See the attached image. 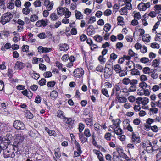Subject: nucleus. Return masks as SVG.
<instances>
[{
  "label": "nucleus",
  "mask_w": 161,
  "mask_h": 161,
  "mask_svg": "<svg viewBox=\"0 0 161 161\" xmlns=\"http://www.w3.org/2000/svg\"><path fill=\"white\" fill-rule=\"evenodd\" d=\"M12 17L13 15L11 13H5L1 16L0 22L2 24L4 25L9 22Z\"/></svg>",
  "instance_id": "1"
},
{
  "label": "nucleus",
  "mask_w": 161,
  "mask_h": 161,
  "mask_svg": "<svg viewBox=\"0 0 161 161\" xmlns=\"http://www.w3.org/2000/svg\"><path fill=\"white\" fill-rule=\"evenodd\" d=\"M13 126L17 130H23L26 129L24 124L20 120H15L13 123Z\"/></svg>",
  "instance_id": "2"
},
{
  "label": "nucleus",
  "mask_w": 161,
  "mask_h": 161,
  "mask_svg": "<svg viewBox=\"0 0 161 161\" xmlns=\"http://www.w3.org/2000/svg\"><path fill=\"white\" fill-rule=\"evenodd\" d=\"M150 6L151 3L150 2H148L145 3L141 2L138 5L137 7L140 11H145L147 8H149Z\"/></svg>",
  "instance_id": "3"
},
{
  "label": "nucleus",
  "mask_w": 161,
  "mask_h": 161,
  "mask_svg": "<svg viewBox=\"0 0 161 161\" xmlns=\"http://www.w3.org/2000/svg\"><path fill=\"white\" fill-rule=\"evenodd\" d=\"M131 142L135 144L140 142V138L138 136L137 132H132V133Z\"/></svg>",
  "instance_id": "4"
},
{
  "label": "nucleus",
  "mask_w": 161,
  "mask_h": 161,
  "mask_svg": "<svg viewBox=\"0 0 161 161\" xmlns=\"http://www.w3.org/2000/svg\"><path fill=\"white\" fill-rule=\"evenodd\" d=\"M117 153H118V155H116L117 156H119V158H122L125 160L123 161H132L131 159L129 158L127 155L123 152L120 149L117 150Z\"/></svg>",
  "instance_id": "5"
},
{
  "label": "nucleus",
  "mask_w": 161,
  "mask_h": 161,
  "mask_svg": "<svg viewBox=\"0 0 161 161\" xmlns=\"http://www.w3.org/2000/svg\"><path fill=\"white\" fill-rule=\"evenodd\" d=\"M149 102V99L147 97H144L143 98L138 97L136 99V102L139 104L141 103L143 105H145L148 104Z\"/></svg>",
  "instance_id": "6"
},
{
  "label": "nucleus",
  "mask_w": 161,
  "mask_h": 161,
  "mask_svg": "<svg viewBox=\"0 0 161 161\" xmlns=\"http://www.w3.org/2000/svg\"><path fill=\"white\" fill-rule=\"evenodd\" d=\"M3 153V156L5 158L9 157L13 158L15 156V153L14 152L9 151L8 149L4 151Z\"/></svg>",
  "instance_id": "7"
},
{
  "label": "nucleus",
  "mask_w": 161,
  "mask_h": 161,
  "mask_svg": "<svg viewBox=\"0 0 161 161\" xmlns=\"http://www.w3.org/2000/svg\"><path fill=\"white\" fill-rule=\"evenodd\" d=\"M84 73V70L81 68L76 69L73 72L75 77H76L82 76L83 75Z\"/></svg>",
  "instance_id": "8"
},
{
  "label": "nucleus",
  "mask_w": 161,
  "mask_h": 161,
  "mask_svg": "<svg viewBox=\"0 0 161 161\" xmlns=\"http://www.w3.org/2000/svg\"><path fill=\"white\" fill-rule=\"evenodd\" d=\"M38 52L41 53H45L51 52L52 51V48L46 47H43L42 46H39L37 48Z\"/></svg>",
  "instance_id": "9"
},
{
  "label": "nucleus",
  "mask_w": 161,
  "mask_h": 161,
  "mask_svg": "<svg viewBox=\"0 0 161 161\" xmlns=\"http://www.w3.org/2000/svg\"><path fill=\"white\" fill-rule=\"evenodd\" d=\"M66 125V128L67 129H69L71 128L73 125L74 121L70 118H67L65 120Z\"/></svg>",
  "instance_id": "10"
},
{
  "label": "nucleus",
  "mask_w": 161,
  "mask_h": 161,
  "mask_svg": "<svg viewBox=\"0 0 161 161\" xmlns=\"http://www.w3.org/2000/svg\"><path fill=\"white\" fill-rule=\"evenodd\" d=\"M113 122V125H111L110 127L112 128H116L117 127H120V124L121 123V121L118 119H114L112 120Z\"/></svg>",
  "instance_id": "11"
},
{
  "label": "nucleus",
  "mask_w": 161,
  "mask_h": 161,
  "mask_svg": "<svg viewBox=\"0 0 161 161\" xmlns=\"http://www.w3.org/2000/svg\"><path fill=\"white\" fill-rule=\"evenodd\" d=\"M24 140V137L20 134H18L15 139V143L18 145H20Z\"/></svg>",
  "instance_id": "12"
},
{
  "label": "nucleus",
  "mask_w": 161,
  "mask_h": 161,
  "mask_svg": "<svg viewBox=\"0 0 161 161\" xmlns=\"http://www.w3.org/2000/svg\"><path fill=\"white\" fill-rule=\"evenodd\" d=\"M89 118H87L85 119V121L86 124L89 126H92L93 125V116L92 114H90Z\"/></svg>",
  "instance_id": "13"
},
{
  "label": "nucleus",
  "mask_w": 161,
  "mask_h": 161,
  "mask_svg": "<svg viewBox=\"0 0 161 161\" xmlns=\"http://www.w3.org/2000/svg\"><path fill=\"white\" fill-rule=\"evenodd\" d=\"M59 49L60 51L65 52L69 49V45L66 43H62L58 45Z\"/></svg>",
  "instance_id": "14"
},
{
  "label": "nucleus",
  "mask_w": 161,
  "mask_h": 161,
  "mask_svg": "<svg viewBox=\"0 0 161 161\" xmlns=\"http://www.w3.org/2000/svg\"><path fill=\"white\" fill-rule=\"evenodd\" d=\"M25 64L22 62L17 61L15 64V69L20 70L25 67Z\"/></svg>",
  "instance_id": "15"
},
{
  "label": "nucleus",
  "mask_w": 161,
  "mask_h": 161,
  "mask_svg": "<svg viewBox=\"0 0 161 161\" xmlns=\"http://www.w3.org/2000/svg\"><path fill=\"white\" fill-rule=\"evenodd\" d=\"M135 80V79L130 80L128 78L125 77L122 80V83L125 85H128L129 84L130 85L134 84V81Z\"/></svg>",
  "instance_id": "16"
},
{
  "label": "nucleus",
  "mask_w": 161,
  "mask_h": 161,
  "mask_svg": "<svg viewBox=\"0 0 161 161\" xmlns=\"http://www.w3.org/2000/svg\"><path fill=\"white\" fill-rule=\"evenodd\" d=\"M134 84H131L130 87L128 89V91L130 92H134L136 89V84L137 83V80H136L134 81Z\"/></svg>",
  "instance_id": "17"
},
{
  "label": "nucleus",
  "mask_w": 161,
  "mask_h": 161,
  "mask_svg": "<svg viewBox=\"0 0 161 161\" xmlns=\"http://www.w3.org/2000/svg\"><path fill=\"white\" fill-rule=\"evenodd\" d=\"M108 70L104 71V77L105 78H108L112 74V71L109 67H107Z\"/></svg>",
  "instance_id": "18"
},
{
  "label": "nucleus",
  "mask_w": 161,
  "mask_h": 161,
  "mask_svg": "<svg viewBox=\"0 0 161 161\" xmlns=\"http://www.w3.org/2000/svg\"><path fill=\"white\" fill-rule=\"evenodd\" d=\"M75 17L77 19L80 20L83 18V16L81 12L77 10H75Z\"/></svg>",
  "instance_id": "19"
},
{
  "label": "nucleus",
  "mask_w": 161,
  "mask_h": 161,
  "mask_svg": "<svg viewBox=\"0 0 161 161\" xmlns=\"http://www.w3.org/2000/svg\"><path fill=\"white\" fill-rule=\"evenodd\" d=\"M122 85V83L120 82L116 84L114 86L112 89V92H114V91L121 90Z\"/></svg>",
  "instance_id": "20"
},
{
  "label": "nucleus",
  "mask_w": 161,
  "mask_h": 161,
  "mask_svg": "<svg viewBox=\"0 0 161 161\" xmlns=\"http://www.w3.org/2000/svg\"><path fill=\"white\" fill-rule=\"evenodd\" d=\"M65 10H68V9L65 8L59 7L57 9V13L58 15H62L64 14Z\"/></svg>",
  "instance_id": "21"
},
{
  "label": "nucleus",
  "mask_w": 161,
  "mask_h": 161,
  "mask_svg": "<svg viewBox=\"0 0 161 161\" xmlns=\"http://www.w3.org/2000/svg\"><path fill=\"white\" fill-rule=\"evenodd\" d=\"M143 72L145 74H150L151 73L154 72V69H152L150 70V68L147 67H146L143 69Z\"/></svg>",
  "instance_id": "22"
},
{
  "label": "nucleus",
  "mask_w": 161,
  "mask_h": 161,
  "mask_svg": "<svg viewBox=\"0 0 161 161\" xmlns=\"http://www.w3.org/2000/svg\"><path fill=\"white\" fill-rule=\"evenodd\" d=\"M114 131L118 135H120L123 133V131L120 127H117L116 128H114L113 129Z\"/></svg>",
  "instance_id": "23"
},
{
  "label": "nucleus",
  "mask_w": 161,
  "mask_h": 161,
  "mask_svg": "<svg viewBox=\"0 0 161 161\" xmlns=\"http://www.w3.org/2000/svg\"><path fill=\"white\" fill-rule=\"evenodd\" d=\"M93 26L92 25H90L87 29V32L88 35H91L94 34L95 31L94 30L92 29Z\"/></svg>",
  "instance_id": "24"
},
{
  "label": "nucleus",
  "mask_w": 161,
  "mask_h": 161,
  "mask_svg": "<svg viewBox=\"0 0 161 161\" xmlns=\"http://www.w3.org/2000/svg\"><path fill=\"white\" fill-rule=\"evenodd\" d=\"M118 99V101L119 103H125L127 101V98L123 96H119L116 97Z\"/></svg>",
  "instance_id": "25"
},
{
  "label": "nucleus",
  "mask_w": 161,
  "mask_h": 161,
  "mask_svg": "<svg viewBox=\"0 0 161 161\" xmlns=\"http://www.w3.org/2000/svg\"><path fill=\"white\" fill-rule=\"evenodd\" d=\"M78 135L79 139L82 143H84L87 141V139L82 134L79 133Z\"/></svg>",
  "instance_id": "26"
},
{
  "label": "nucleus",
  "mask_w": 161,
  "mask_h": 161,
  "mask_svg": "<svg viewBox=\"0 0 161 161\" xmlns=\"http://www.w3.org/2000/svg\"><path fill=\"white\" fill-rule=\"evenodd\" d=\"M139 86L142 88L143 90L146 88L150 89L151 87L148 85L145 82H142L139 84Z\"/></svg>",
  "instance_id": "27"
},
{
  "label": "nucleus",
  "mask_w": 161,
  "mask_h": 161,
  "mask_svg": "<svg viewBox=\"0 0 161 161\" xmlns=\"http://www.w3.org/2000/svg\"><path fill=\"white\" fill-rule=\"evenodd\" d=\"M154 9L157 14L160 13L161 11V5H155L154 7Z\"/></svg>",
  "instance_id": "28"
},
{
  "label": "nucleus",
  "mask_w": 161,
  "mask_h": 161,
  "mask_svg": "<svg viewBox=\"0 0 161 161\" xmlns=\"http://www.w3.org/2000/svg\"><path fill=\"white\" fill-rule=\"evenodd\" d=\"M131 73L133 75H140V72L139 71L136 69L134 67L131 71Z\"/></svg>",
  "instance_id": "29"
},
{
  "label": "nucleus",
  "mask_w": 161,
  "mask_h": 161,
  "mask_svg": "<svg viewBox=\"0 0 161 161\" xmlns=\"http://www.w3.org/2000/svg\"><path fill=\"white\" fill-rule=\"evenodd\" d=\"M113 69L116 73H118L119 72L121 69L120 66L118 64L114 65L113 67Z\"/></svg>",
  "instance_id": "30"
},
{
  "label": "nucleus",
  "mask_w": 161,
  "mask_h": 161,
  "mask_svg": "<svg viewBox=\"0 0 161 161\" xmlns=\"http://www.w3.org/2000/svg\"><path fill=\"white\" fill-rule=\"evenodd\" d=\"M159 59H155L153 60L152 62V66L153 67H157L158 66L159 64Z\"/></svg>",
  "instance_id": "31"
},
{
  "label": "nucleus",
  "mask_w": 161,
  "mask_h": 161,
  "mask_svg": "<svg viewBox=\"0 0 161 161\" xmlns=\"http://www.w3.org/2000/svg\"><path fill=\"white\" fill-rule=\"evenodd\" d=\"M123 20L124 18L122 16H119L117 18L118 25H123L124 24Z\"/></svg>",
  "instance_id": "32"
},
{
  "label": "nucleus",
  "mask_w": 161,
  "mask_h": 161,
  "mask_svg": "<svg viewBox=\"0 0 161 161\" xmlns=\"http://www.w3.org/2000/svg\"><path fill=\"white\" fill-rule=\"evenodd\" d=\"M84 134L85 136L87 138L91 136L90 130L88 128H86L85 129Z\"/></svg>",
  "instance_id": "33"
},
{
  "label": "nucleus",
  "mask_w": 161,
  "mask_h": 161,
  "mask_svg": "<svg viewBox=\"0 0 161 161\" xmlns=\"http://www.w3.org/2000/svg\"><path fill=\"white\" fill-rule=\"evenodd\" d=\"M58 95V93L55 90L52 91L50 93V96L53 99L56 98Z\"/></svg>",
  "instance_id": "34"
},
{
  "label": "nucleus",
  "mask_w": 161,
  "mask_h": 161,
  "mask_svg": "<svg viewBox=\"0 0 161 161\" xmlns=\"http://www.w3.org/2000/svg\"><path fill=\"white\" fill-rule=\"evenodd\" d=\"M101 92L107 98L109 97V95L107 89L105 88H102Z\"/></svg>",
  "instance_id": "35"
},
{
  "label": "nucleus",
  "mask_w": 161,
  "mask_h": 161,
  "mask_svg": "<svg viewBox=\"0 0 161 161\" xmlns=\"http://www.w3.org/2000/svg\"><path fill=\"white\" fill-rule=\"evenodd\" d=\"M133 64H134L131 62L129 61L127 62L126 65H127L128 67H126V69L128 71H130L131 69L132 65Z\"/></svg>",
  "instance_id": "36"
},
{
  "label": "nucleus",
  "mask_w": 161,
  "mask_h": 161,
  "mask_svg": "<svg viewBox=\"0 0 161 161\" xmlns=\"http://www.w3.org/2000/svg\"><path fill=\"white\" fill-rule=\"evenodd\" d=\"M25 115L28 119H31L33 117V114L31 113L28 111H27L25 113Z\"/></svg>",
  "instance_id": "37"
},
{
  "label": "nucleus",
  "mask_w": 161,
  "mask_h": 161,
  "mask_svg": "<svg viewBox=\"0 0 161 161\" xmlns=\"http://www.w3.org/2000/svg\"><path fill=\"white\" fill-rule=\"evenodd\" d=\"M119 12L122 15H126L127 13V9L125 7L122 8Z\"/></svg>",
  "instance_id": "38"
},
{
  "label": "nucleus",
  "mask_w": 161,
  "mask_h": 161,
  "mask_svg": "<svg viewBox=\"0 0 161 161\" xmlns=\"http://www.w3.org/2000/svg\"><path fill=\"white\" fill-rule=\"evenodd\" d=\"M38 17L36 14L31 15L30 17V21L31 22H35L38 19Z\"/></svg>",
  "instance_id": "39"
},
{
  "label": "nucleus",
  "mask_w": 161,
  "mask_h": 161,
  "mask_svg": "<svg viewBox=\"0 0 161 161\" xmlns=\"http://www.w3.org/2000/svg\"><path fill=\"white\" fill-rule=\"evenodd\" d=\"M85 128L84 125L81 123H80L78 125V129L79 132L80 133L83 131Z\"/></svg>",
  "instance_id": "40"
},
{
  "label": "nucleus",
  "mask_w": 161,
  "mask_h": 161,
  "mask_svg": "<svg viewBox=\"0 0 161 161\" xmlns=\"http://www.w3.org/2000/svg\"><path fill=\"white\" fill-rule=\"evenodd\" d=\"M111 27V26L110 24H106L104 26L103 30L105 31L106 32H108L110 30Z\"/></svg>",
  "instance_id": "41"
},
{
  "label": "nucleus",
  "mask_w": 161,
  "mask_h": 161,
  "mask_svg": "<svg viewBox=\"0 0 161 161\" xmlns=\"http://www.w3.org/2000/svg\"><path fill=\"white\" fill-rule=\"evenodd\" d=\"M51 20L53 21H55L58 19V16L55 13H52L50 16Z\"/></svg>",
  "instance_id": "42"
},
{
  "label": "nucleus",
  "mask_w": 161,
  "mask_h": 161,
  "mask_svg": "<svg viewBox=\"0 0 161 161\" xmlns=\"http://www.w3.org/2000/svg\"><path fill=\"white\" fill-rule=\"evenodd\" d=\"M94 38L97 42H100L102 41L103 40L102 37L99 35L95 36Z\"/></svg>",
  "instance_id": "43"
},
{
  "label": "nucleus",
  "mask_w": 161,
  "mask_h": 161,
  "mask_svg": "<svg viewBox=\"0 0 161 161\" xmlns=\"http://www.w3.org/2000/svg\"><path fill=\"white\" fill-rule=\"evenodd\" d=\"M96 21V18L94 16L91 17L87 21V24H92Z\"/></svg>",
  "instance_id": "44"
},
{
  "label": "nucleus",
  "mask_w": 161,
  "mask_h": 161,
  "mask_svg": "<svg viewBox=\"0 0 161 161\" xmlns=\"http://www.w3.org/2000/svg\"><path fill=\"white\" fill-rule=\"evenodd\" d=\"M100 125L97 123H95L94 125V129L96 131L100 130Z\"/></svg>",
  "instance_id": "45"
},
{
  "label": "nucleus",
  "mask_w": 161,
  "mask_h": 161,
  "mask_svg": "<svg viewBox=\"0 0 161 161\" xmlns=\"http://www.w3.org/2000/svg\"><path fill=\"white\" fill-rule=\"evenodd\" d=\"M52 76V73L51 72L47 71L45 72L43 74V76L45 78H48Z\"/></svg>",
  "instance_id": "46"
},
{
  "label": "nucleus",
  "mask_w": 161,
  "mask_h": 161,
  "mask_svg": "<svg viewBox=\"0 0 161 161\" xmlns=\"http://www.w3.org/2000/svg\"><path fill=\"white\" fill-rule=\"evenodd\" d=\"M45 129L46 131L47 132L50 136L53 135L54 134L55 131H54L50 130L47 127H45Z\"/></svg>",
  "instance_id": "47"
},
{
  "label": "nucleus",
  "mask_w": 161,
  "mask_h": 161,
  "mask_svg": "<svg viewBox=\"0 0 161 161\" xmlns=\"http://www.w3.org/2000/svg\"><path fill=\"white\" fill-rule=\"evenodd\" d=\"M111 134L109 132L106 133L104 135V138L108 141H109L111 138Z\"/></svg>",
  "instance_id": "48"
},
{
  "label": "nucleus",
  "mask_w": 161,
  "mask_h": 161,
  "mask_svg": "<svg viewBox=\"0 0 161 161\" xmlns=\"http://www.w3.org/2000/svg\"><path fill=\"white\" fill-rule=\"evenodd\" d=\"M53 2L52 1L50 3L46 6L47 10L50 11L53 8Z\"/></svg>",
  "instance_id": "49"
},
{
  "label": "nucleus",
  "mask_w": 161,
  "mask_h": 161,
  "mask_svg": "<svg viewBox=\"0 0 161 161\" xmlns=\"http://www.w3.org/2000/svg\"><path fill=\"white\" fill-rule=\"evenodd\" d=\"M38 37L40 39H44L47 36L45 33L42 32L39 34L37 35Z\"/></svg>",
  "instance_id": "50"
},
{
  "label": "nucleus",
  "mask_w": 161,
  "mask_h": 161,
  "mask_svg": "<svg viewBox=\"0 0 161 161\" xmlns=\"http://www.w3.org/2000/svg\"><path fill=\"white\" fill-rule=\"evenodd\" d=\"M33 4L36 7H40L41 6V2L39 0H36L34 2Z\"/></svg>",
  "instance_id": "51"
},
{
  "label": "nucleus",
  "mask_w": 161,
  "mask_h": 161,
  "mask_svg": "<svg viewBox=\"0 0 161 161\" xmlns=\"http://www.w3.org/2000/svg\"><path fill=\"white\" fill-rule=\"evenodd\" d=\"M112 14V11L109 9H107L104 12L103 14L106 16H109Z\"/></svg>",
  "instance_id": "52"
},
{
  "label": "nucleus",
  "mask_w": 161,
  "mask_h": 161,
  "mask_svg": "<svg viewBox=\"0 0 161 161\" xmlns=\"http://www.w3.org/2000/svg\"><path fill=\"white\" fill-rule=\"evenodd\" d=\"M151 47L153 48H159L160 47V46L156 42H154L151 44Z\"/></svg>",
  "instance_id": "53"
},
{
  "label": "nucleus",
  "mask_w": 161,
  "mask_h": 161,
  "mask_svg": "<svg viewBox=\"0 0 161 161\" xmlns=\"http://www.w3.org/2000/svg\"><path fill=\"white\" fill-rule=\"evenodd\" d=\"M121 93V90L115 91H114V92H112L111 94V96H112L114 94L115 96L116 97H117L120 96Z\"/></svg>",
  "instance_id": "54"
},
{
  "label": "nucleus",
  "mask_w": 161,
  "mask_h": 161,
  "mask_svg": "<svg viewBox=\"0 0 161 161\" xmlns=\"http://www.w3.org/2000/svg\"><path fill=\"white\" fill-rule=\"evenodd\" d=\"M155 40L156 41H161V33H157L156 34Z\"/></svg>",
  "instance_id": "55"
},
{
  "label": "nucleus",
  "mask_w": 161,
  "mask_h": 161,
  "mask_svg": "<svg viewBox=\"0 0 161 161\" xmlns=\"http://www.w3.org/2000/svg\"><path fill=\"white\" fill-rule=\"evenodd\" d=\"M125 38L127 41L129 42H131L133 39L132 36L130 35H127Z\"/></svg>",
  "instance_id": "56"
},
{
  "label": "nucleus",
  "mask_w": 161,
  "mask_h": 161,
  "mask_svg": "<svg viewBox=\"0 0 161 161\" xmlns=\"http://www.w3.org/2000/svg\"><path fill=\"white\" fill-rule=\"evenodd\" d=\"M98 59L101 64H104L105 62V58H104L103 56H99L98 58Z\"/></svg>",
  "instance_id": "57"
},
{
  "label": "nucleus",
  "mask_w": 161,
  "mask_h": 161,
  "mask_svg": "<svg viewBox=\"0 0 161 161\" xmlns=\"http://www.w3.org/2000/svg\"><path fill=\"white\" fill-rule=\"evenodd\" d=\"M118 55L114 53H112L110 55V58L111 60L114 61L117 58Z\"/></svg>",
  "instance_id": "58"
},
{
  "label": "nucleus",
  "mask_w": 161,
  "mask_h": 161,
  "mask_svg": "<svg viewBox=\"0 0 161 161\" xmlns=\"http://www.w3.org/2000/svg\"><path fill=\"white\" fill-rule=\"evenodd\" d=\"M30 12V10L28 8H25L22 9L23 13L25 15H27Z\"/></svg>",
  "instance_id": "59"
},
{
  "label": "nucleus",
  "mask_w": 161,
  "mask_h": 161,
  "mask_svg": "<svg viewBox=\"0 0 161 161\" xmlns=\"http://www.w3.org/2000/svg\"><path fill=\"white\" fill-rule=\"evenodd\" d=\"M149 61V59L146 57H143L141 58L140 61L143 63L146 64Z\"/></svg>",
  "instance_id": "60"
},
{
  "label": "nucleus",
  "mask_w": 161,
  "mask_h": 161,
  "mask_svg": "<svg viewBox=\"0 0 161 161\" xmlns=\"http://www.w3.org/2000/svg\"><path fill=\"white\" fill-rule=\"evenodd\" d=\"M55 84V82L54 81L48 82L47 83V86L48 87H53Z\"/></svg>",
  "instance_id": "61"
},
{
  "label": "nucleus",
  "mask_w": 161,
  "mask_h": 161,
  "mask_svg": "<svg viewBox=\"0 0 161 161\" xmlns=\"http://www.w3.org/2000/svg\"><path fill=\"white\" fill-rule=\"evenodd\" d=\"M41 97L39 95H37L36 97L35 102L37 103H39L41 102Z\"/></svg>",
  "instance_id": "62"
},
{
  "label": "nucleus",
  "mask_w": 161,
  "mask_h": 161,
  "mask_svg": "<svg viewBox=\"0 0 161 161\" xmlns=\"http://www.w3.org/2000/svg\"><path fill=\"white\" fill-rule=\"evenodd\" d=\"M31 76L35 80H37L40 77V75L37 73H34L31 74Z\"/></svg>",
  "instance_id": "63"
},
{
  "label": "nucleus",
  "mask_w": 161,
  "mask_h": 161,
  "mask_svg": "<svg viewBox=\"0 0 161 161\" xmlns=\"http://www.w3.org/2000/svg\"><path fill=\"white\" fill-rule=\"evenodd\" d=\"M46 82V80L44 78H42L39 81V84L41 86L44 85Z\"/></svg>",
  "instance_id": "64"
}]
</instances>
